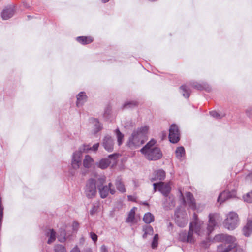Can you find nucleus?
<instances>
[{
	"mask_svg": "<svg viewBox=\"0 0 252 252\" xmlns=\"http://www.w3.org/2000/svg\"><path fill=\"white\" fill-rule=\"evenodd\" d=\"M130 126H133L132 123H131V122L130 123Z\"/></svg>",
	"mask_w": 252,
	"mask_h": 252,
	"instance_id": "nucleus-56",
	"label": "nucleus"
},
{
	"mask_svg": "<svg viewBox=\"0 0 252 252\" xmlns=\"http://www.w3.org/2000/svg\"><path fill=\"white\" fill-rule=\"evenodd\" d=\"M156 143V140L152 139L140 149V152L149 160H158L162 157L160 149L158 147H154Z\"/></svg>",
	"mask_w": 252,
	"mask_h": 252,
	"instance_id": "nucleus-3",
	"label": "nucleus"
},
{
	"mask_svg": "<svg viewBox=\"0 0 252 252\" xmlns=\"http://www.w3.org/2000/svg\"><path fill=\"white\" fill-rule=\"evenodd\" d=\"M247 116L250 118H252V107H249L246 110Z\"/></svg>",
	"mask_w": 252,
	"mask_h": 252,
	"instance_id": "nucleus-44",
	"label": "nucleus"
},
{
	"mask_svg": "<svg viewBox=\"0 0 252 252\" xmlns=\"http://www.w3.org/2000/svg\"><path fill=\"white\" fill-rule=\"evenodd\" d=\"M99 208L98 203H96L92 205V207L90 211V214L93 215L97 212Z\"/></svg>",
	"mask_w": 252,
	"mask_h": 252,
	"instance_id": "nucleus-38",
	"label": "nucleus"
},
{
	"mask_svg": "<svg viewBox=\"0 0 252 252\" xmlns=\"http://www.w3.org/2000/svg\"><path fill=\"white\" fill-rule=\"evenodd\" d=\"M149 127L145 126L133 131L126 143V146L131 150H134L142 145L148 139Z\"/></svg>",
	"mask_w": 252,
	"mask_h": 252,
	"instance_id": "nucleus-2",
	"label": "nucleus"
},
{
	"mask_svg": "<svg viewBox=\"0 0 252 252\" xmlns=\"http://www.w3.org/2000/svg\"><path fill=\"white\" fill-rule=\"evenodd\" d=\"M85 252H92L91 249H87L85 250Z\"/></svg>",
	"mask_w": 252,
	"mask_h": 252,
	"instance_id": "nucleus-51",
	"label": "nucleus"
},
{
	"mask_svg": "<svg viewBox=\"0 0 252 252\" xmlns=\"http://www.w3.org/2000/svg\"><path fill=\"white\" fill-rule=\"evenodd\" d=\"M225 228L229 230H233L238 224V216L234 212H230L226 216L223 222Z\"/></svg>",
	"mask_w": 252,
	"mask_h": 252,
	"instance_id": "nucleus-5",
	"label": "nucleus"
},
{
	"mask_svg": "<svg viewBox=\"0 0 252 252\" xmlns=\"http://www.w3.org/2000/svg\"><path fill=\"white\" fill-rule=\"evenodd\" d=\"M165 197V200L163 202V206L164 209H171L175 205L174 198L173 196L168 195Z\"/></svg>",
	"mask_w": 252,
	"mask_h": 252,
	"instance_id": "nucleus-13",
	"label": "nucleus"
},
{
	"mask_svg": "<svg viewBox=\"0 0 252 252\" xmlns=\"http://www.w3.org/2000/svg\"><path fill=\"white\" fill-rule=\"evenodd\" d=\"M115 185L117 189L120 192L124 193L126 192V189L125 186L122 182L121 180L118 178L116 180Z\"/></svg>",
	"mask_w": 252,
	"mask_h": 252,
	"instance_id": "nucleus-29",
	"label": "nucleus"
},
{
	"mask_svg": "<svg viewBox=\"0 0 252 252\" xmlns=\"http://www.w3.org/2000/svg\"><path fill=\"white\" fill-rule=\"evenodd\" d=\"M3 208H1V209H0V226H1V221L3 216V212H2Z\"/></svg>",
	"mask_w": 252,
	"mask_h": 252,
	"instance_id": "nucleus-49",
	"label": "nucleus"
},
{
	"mask_svg": "<svg viewBox=\"0 0 252 252\" xmlns=\"http://www.w3.org/2000/svg\"><path fill=\"white\" fill-rule=\"evenodd\" d=\"M0 207H1V200L0 199Z\"/></svg>",
	"mask_w": 252,
	"mask_h": 252,
	"instance_id": "nucleus-54",
	"label": "nucleus"
},
{
	"mask_svg": "<svg viewBox=\"0 0 252 252\" xmlns=\"http://www.w3.org/2000/svg\"><path fill=\"white\" fill-rule=\"evenodd\" d=\"M46 236L48 237L47 243L50 244L54 242L56 240V232L52 229H48L45 233Z\"/></svg>",
	"mask_w": 252,
	"mask_h": 252,
	"instance_id": "nucleus-20",
	"label": "nucleus"
},
{
	"mask_svg": "<svg viewBox=\"0 0 252 252\" xmlns=\"http://www.w3.org/2000/svg\"><path fill=\"white\" fill-rule=\"evenodd\" d=\"M144 205H148V203L147 202H145L143 203Z\"/></svg>",
	"mask_w": 252,
	"mask_h": 252,
	"instance_id": "nucleus-55",
	"label": "nucleus"
},
{
	"mask_svg": "<svg viewBox=\"0 0 252 252\" xmlns=\"http://www.w3.org/2000/svg\"><path fill=\"white\" fill-rule=\"evenodd\" d=\"M69 236H66V234H65V235H64V237H63V239L64 240L67 238L68 237H69Z\"/></svg>",
	"mask_w": 252,
	"mask_h": 252,
	"instance_id": "nucleus-52",
	"label": "nucleus"
},
{
	"mask_svg": "<svg viewBox=\"0 0 252 252\" xmlns=\"http://www.w3.org/2000/svg\"><path fill=\"white\" fill-rule=\"evenodd\" d=\"M82 153L83 152L80 151V148L78 151L74 153L72 161V166L73 168H78L81 165Z\"/></svg>",
	"mask_w": 252,
	"mask_h": 252,
	"instance_id": "nucleus-11",
	"label": "nucleus"
},
{
	"mask_svg": "<svg viewBox=\"0 0 252 252\" xmlns=\"http://www.w3.org/2000/svg\"><path fill=\"white\" fill-rule=\"evenodd\" d=\"M55 252H63V246L61 245H57L55 246Z\"/></svg>",
	"mask_w": 252,
	"mask_h": 252,
	"instance_id": "nucleus-41",
	"label": "nucleus"
},
{
	"mask_svg": "<svg viewBox=\"0 0 252 252\" xmlns=\"http://www.w3.org/2000/svg\"><path fill=\"white\" fill-rule=\"evenodd\" d=\"M87 96H86L85 92H81L79 93L77 95L76 105L77 107L82 106L84 103L87 101Z\"/></svg>",
	"mask_w": 252,
	"mask_h": 252,
	"instance_id": "nucleus-18",
	"label": "nucleus"
},
{
	"mask_svg": "<svg viewBox=\"0 0 252 252\" xmlns=\"http://www.w3.org/2000/svg\"><path fill=\"white\" fill-rule=\"evenodd\" d=\"M235 252H244L243 250L240 247H236Z\"/></svg>",
	"mask_w": 252,
	"mask_h": 252,
	"instance_id": "nucleus-50",
	"label": "nucleus"
},
{
	"mask_svg": "<svg viewBox=\"0 0 252 252\" xmlns=\"http://www.w3.org/2000/svg\"><path fill=\"white\" fill-rule=\"evenodd\" d=\"M179 212H180L179 209H178L175 211V215L176 216V218H175V221L177 224L179 226L181 227H184L187 224L188 220L186 217H183L182 218H180L178 214Z\"/></svg>",
	"mask_w": 252,
	"mask_h": 252,
	"instance_id": "nucleus-15",
	"label": "nucleus"
},
{
	"mask_svg": "<svg viewBox=\"0 0 252 252\" xmlns=\"http://www.w3.org/2000/svg\"><path fill=\"white\" fill-rule=\"evenodd\" d=\"M79 223L77 222L74 221L72 225V229L73 231H76L79 228Z\"/></svg>",
	"mask_w": 252,
	"mask_h": 252,
	"instance_id": "nucleus-43",
	"label": "nucleus"
},
{
	"mask_svg": "<svg viewBox=\"0 0 252 252\" xmlns=\"http://www.w3.org/2000/svg\"><path fill=\"white\" fill-rule=\"evenodd\" d=\"M136 208L133 207L130 211L128 217L126 219V221L131 222H133L135 218V212Z\"/></svg>",
	"mask_w": 252,
	"mask_h": 252,
	"instance_id": "nucleus-34",
	"label": "nucleus"
},
{
	"mask_svg": "<svg viewBox=\"0 0 252 252\" xmlns=\"http://www.w3.org/2000/svg\"><path fill=\"white\" fill-rule=\"evenodd\" d=\"M91 123L94 125V132L96 133L99 131L102 128V126L97 119L92 118L91 119Z\"/></svg>",
	"mask_w": 252,
	"mask_h": 252,
	"instance_id": "nucleus-25",
	"label": "nucleus"
},
{
	"mask_svg": "<svg viewBox=\"0 0 252 252\" xmlns=\"http://www.w3.org/2000/svg\"><path fill=\"white\" fill-rule=\"evenodd\" d=\"M143 220L146 223L149 224L154 221V216L151 213H147L144 215Z\"/></svg>",
	"mask_w": 252,
	"mask_h": 252,
	"instance_id": "nucleus-32",
	"label": "nucleus"
},
{
	"mask_svg": "<svg viewBox=\"0 0 252 252\" xmlns=\"http://www.w3.org/2000/svg\"><path fill=\"white\" fill-rule=\"evenodd\" d=\"M169 139L172 143H176L180 140V133L178 126L173 124L169 129Z\"/></svg>",
	"mask_w": 252,
	"mask_h": 252,
	"instance_id": "nucleus-8",
	"label": "nucleus"
},
{
	"mask_svg": "<svg viewBox=\"0 0 252 252\" xmlns=\"http://www.w3.org/2000/svg\"><path fill=\"white\" fill-rule=\"evenodd\" d=\"M94 162V159L89 155H86L83 160V165L85 168H90Z\"/></svg>",
	"mask_w": 252,
	"mask_h": 252,
	"instance_id": "nucleus-26",
	"label": "nucleus"
},
{
	"mask_svg": "<svg viewBox=\"0 0 252 252\" xmlns=\"http://www.w3.org/2000/svg\"><path fill=\"white\" fill-rule=\"evenodd\" d=\"M210 114L211 116L216 119H221L224 116V115L221 116L220 114H219L218 112H217L215 111H212L210 112Z\"/></svg>",
	"mask_w": 252,
	"mask_h": 252,
	"instance_id": "nucleus-40",
	"label": "nucleus"
},
{
	"mask_svg": "<svg viewBox=\"0 0 252 252\" xmlns=\"http://www.w3.org/2000/svg\"><path fill=\"white\" fill-rule=\"evenodd\" d=\"M109 0H102V2L103 3H106Z\"/></svg>",
	"mask_w": 252,
	"mask_h": 252,
	"instance_id": "nucleus-53",
	"label": "nucleus"
},
{
	"mask_svg": "<svg viewBox=\"0 0 252 252\" xmlns=\"http://www.w3.org/2000/svg\"><path fill=\"white\" fill-rule=\"evenodd\" d=\"M77 41L83 44H88L93 42V38L91 36H79L77 37Z\"/></svg>",
	"mask_w": 252,
	"mask_h": 252,
	"instance_id": "nucleus-24",
	"label": "nucleus"
},
{
	"mask_svg": "<svg viewBox=\"0 0 252 252\" xmlns=\"http://www.w3.org/2000/svg\"><path fill=\"white\" fill-rule=\"evenodd\" d=\"M153 185L154 187V192L157 191L158 188V190L164 196H168L171 191V187L168 183L160 182L158 183H155Z\"/></svg>",
	"mask_w": 252,
	"mask_h": 252,
	"instance_id": "nucleus-7",
	"label": "nucleus"
},
{
	"mask_svg": "<svg viewBox=\"0 0 252 252\" xmlns=\"http://www.w3.org/2000/svg\"><path fill=\"white\" fill-rule=\"evenodd\" d=\"M179 240L183 242H188L187 234L185 231L182 232L179 234Z\"/></svg>",
	"mask_w": 252,
	"mask_h": 252,
	"instance_id": "nucleus-36",
	"label": "nucleus"
},
{
	"mask_svg": "<svg viewBox=\"0 0 252 252\" xmlns=\"http://www.w3.org/2000/svg\"><path fill=\"white\" fill-rule=\"evenodd\" d=\"M243 233L246 236H249L252 232V220H248L246 225L244 227Z\"/></svg>",
	"mask_w": 252,
	"mask_h": 252,
	"instance_id": "nucleus-22",
	"label": "nucleus"
},
{
	"mask_svg": "<svg viewBox=\"0 0 252 252\" xmlns=\"http://www.w3.org/2000/svg\"><path fill=\"white\" fill-rule=\"evenodd\" d=\"M114 141L111 136L107 135L103 139L102 145L104 148L108 152H112L113 150Z\"/></svg>",
	"mask_w": 252,
	"mask_h": 252,
	"instance_id": "nucleus-10",
	"label": "nucleus"
},
{
	"mask_svg": "<svg viewBox=\"0 0 252 252\" xmlns=\"http://www.w3.org/2000/svg\"><path fill=\"white\" fill-rule=\"evenodd\" d=\"M70 252H80V250L77 246L74 247L70 251Z\"/></svg>",
	"mask_w": 252,
	"mask_h": 252,
	"instance_id": "nucleus-46",
	"label": "nucleus"
},
{
	"mask_svg": "<svg viewBox=\"0 0 252 252\" xmlns=\"http://www.w3.org/2000/svg\"><path fill=\"white\" fill-rule=\"evenodd\" d=\"M180 193L184 204H187L189 208L192 210H195L196 209V204L192 194L189 192H188L186 193V198H185L183 194L181 192H180Z\"/></svg>",
	"mask_w": 252,
	"mask_h": 252,
	"instance_id": "nucleus-9",
	"label": "nucleus"
},
{
	"mask_svg": "<svg viewBox=\"0 0 252 252\" xmlns=\"http://www.w3.org/2000/svg\"><path fill=\"white\" fill-rule=\"evenodd\" d=\"M115 134L117 139L118 144L119 146H121L123 142L124 135L120 132L118 128L116 129Z\"/></svg>",
	"mask_w": 252,
	"mask_h": 252,
	"instance_id": "nucleus-31",
	"label": "nucleus"
},
{
	"mask_svg": "<svg viewBox=\"0 0 252 252\" xmlns=\"http://www.w3.org/2000/svg\"><path fill=\"white\" fill-rule=\"evenodd\" d=\"M97 178L96 179H90L87 182L85 188V194L88 198L94 197L97 192L96 190Z\"/></svg>",
	"mask_w": 252,
	"mask_h": 252,
	"instance_id": "nucleus-6",
	"label": "nucleus"
},
{
	"mask_svg": "<svg viewBox=\"0 0 252 252\" xmlns=\"http://www.w3.org/2000/svg\"><path fill=\"white\" fill-rule=\"evenodd\" d=\"M176 156L179 160H182V158L185 155V151L183 147H178L175 151Z\"/></svg>",
	"mask_w": 252,
	"mask_h": 252,
	"instance_id": "nucleus-28",
	"label": "nucleus"
},
{
	"mask_svg": "<svg viewBox=\"0 0 252 252\" xmlns=\"http://www.w3.org/2000/svg\"><path fill=\"white\" fill-rule=\"evenodd\" d=\"M233 194L234 193L230 192L229 191H223L219 195L218 198V202L221 204L225 200L233 197L234 196Z\"/></svg>",
	"mask_w": 252,
	"mask_h": 252,
	"instance_id": "nucleus-17",
	"label": "nucleus"
},
{
	"mask_svg": "<svg viewBox=\"0 0 252 252\" xmlns=\"http://www.w3.org/2000/svg\"><path fill=\"white\" fill-rule=\"evenodd\" d=\"M106 177L104 176L97 178V186L99 190L100 197L102 198H106L109 193L113 195L115 193L116 191L114 188H112V184L109 183L108 186H102L105 183Z\"/></svg>",
	"mask_w": 252,
	"mask_h": 252,
	"instance_id": "nucleus-4",
	"label": "nucleus"
},
{
	"mask_svg": "<svg viewBox=\"0 0 252 252\" xmlns=\"http://www.w3.org/2000/svg\"><path fill=\"white\" fill-rule=\"evenodd\" d=\"M100 252H108V250L106 246L102 245L101 247Z\"/></svg>",
	"mask_w": 252,
	"mask_h": 252,
	"instance_id": "nucleus-45",
	"label": "nucleus"
},
{
	"mask_svg": "<svg viewBox=\"0 0 252 252\" xmlns=\"http://www.w3.org/2000/svg\"><path fill=\"white\" fill-rule=\"evenodd\" d=\"M180 90L182 91L183 95L186 97V98H189L190 94V90L189 88L186 85H182L180 87Z\"/></svg>",
	"mask_w": 252,
	"mask_h": 252,
	"instance_id": "nucleus-30",
	"label": "nucleus"
},
{
	"mask_svg": "<svg viewBox=\"0 0 252 252\" xmlns=\"http://www.w3.org/2000/svg\"><path fill=\"white\" fill-rule=\"evenodd\" d=\"M128 199L129 200L132 201H136V197L132 195H129L128 196Z\"/></svg>",
	"mask_w": 252,
	"mask_h": 252,
	"instance_id": "nucleus-48",
	"label": "nucleus"
},
{
	"mask_svg": "<svg viewBox=\"0 0 252 252\" xmlns=\"http://www.w3.org/2000/svg\"><path fill=\"white\" fill-rule=\"evenodd\" d=\"M244 201L248 203H252V190L243 196Z\"/></svg>",
	"mask_w": 252,
	"mask_h": 252,
	"instance_id": "nucleus-35",
	"label": "nucleus"
},
{
	"mask_svg": "<svg viewBox=\"0 0 252 252\" xmlns=\"http://www.w3.org/2000/svg\"><path fill=\"white\" fill-rule=\"evenodd\" d=\"M110 161L108 159L104 158L100 160L96 164L100 168L105 169L109 165Z\"/></svg>",
	"mask_w": 252,
	"mask_h": 252,
	"instance_id": "nucleus-27",
	"label": "nucleus"
},
{
	"mask_svg": "<svg viewBox=\"0 0 252 252\" xmlns=\"http://www.w3.org/2000/svg\"><path fill=\"white\" fill-rule=\"evenodd\" d=\"M158 235L156 234L155 235L153 240L152 243V247L153 249H155L157 247L158 245Z\"/></svg>",
	"mask_w": 252,
	"mask_h": 252,
	"instance_id": "nucleus-37",
	"label": "nucleus"
},
{
	"mask_svg": "<svg viewBox=\"0 0 252 252\" xmlns=\"http://www.w3.org/2000/svg\"><path fill=\"white\" fill-rule=\"evenodd\" d=\"M14 9L13 7H9L4 9L1 12V17L3 20H7L13 16Z\"/></svg>",
	"mask_w": 252,
	"mask_h": 252,
	"instance_id": "nucleus-16",
	"label": "nucleus"
},
{
	"mask_svg": "<svg viewBox=\"0 0 252 252\" xmlns=\"http://www.w3.org/2000/svg\"><path fill=\"white\" fill-rule=\"evenodd\" d=\"M217 214H210L207 227L205 228L203 221L198 219L195 213L193 214V220L190 223L189 232L187 234L189 243H193V232L198 236H207L214 230L217 225Z\"/></svg>",
	"mask_w": 252,
	"mask_h": 252,
	"instance_id": "nucleus-1",
	"label": "nucleus"
},
{
	"mask_svg": "<svg viewBox=\"0 0 252 252\" xmlns=\"http://www.w3.org/2000/svg\"><path fill=\"white\" fill-rule=\"evenodd\" d=\"M217 237H219L222 240L224 241L227 245H234V248L237 247L236 239L235 237L226 234H220Z\"/></svg>",
	"mask_w": 252,
	"mask_h": 252,
	"instance_id": "nucleus-12",
	"label": "nucleus"
},
{
	"mask_svg": "<svg viewBox=\"0 0 252 252\" xmlns=\"http://www.w3.org/2000/svg\"><path fill=\"white\" fill-rule=\"evenodd\" d=\"M119 156V155L117 154H111V155H110L108 157L109 158H114V159H116L117 158H118Z\"/></svg>",
	"mask_w": 252,
	"mask_h": 252,
	"instance_id": "nucleus-47",
	"label": "nucleus"
},
{
	"mask_svg": "<svg viewBox=\"0 0 252 252\" xmlns=\"http://www.w3.org/2000/svg\"><path fill=\"white\" fill-rule=\"evenodd\" d=\"M90 237L91 238V239H92V240L94 242H95L97 241V235L94 233V232H90Z\"/></svg>",
	"mask_w": 252,
	"mask_h": 252,
	"instance_id": "nucleus-42",
	"label": "nucleus"
},
{
	"mask_svg": "<svg viewBox=\"0 0 252 252\" xmlns=\"http://www.w3.org/2000/svg\"><path fill=\"white\" fill-rule=\"evenodd\" d=\"M143 230L144 232V233L143 235V238H146L148 234L151 235L153 233V229L152 227L150 225H146L143 227Z\"/></svg>",
	"mask_w": 252,
	"mask_h": 252,
	"instance_id": "nucleus-33",
	"label": "nucleus"
},
{
	"mask_svg": "<svg viewBox=\"0 0 252 252\" xmlns=\"http://www.w3.org/2000/svg\"><path fill=\"white\" fill-rule=\"evenodd\" d=\"M191 85L192 87L198 90H205L207 92L211 90V88L206 83L200 84L197 82H193Z\"/></svg>",
	"mask_w": 252,
	"mask_h": 252,
	"instance_id": "nucleus-21",
	"label": "nucleus"
},
{
	"mask_svg": "<svg viewBox=\"0 0 252 252\" xmlns=\"http://www.w3.org/2000/svg\"><path fill=\"white\" fill-rule=\"evenodd\" d=\"M165 177V172L163 170H158L153 173V177L150 178L151 182L157 180H163Z\"/></svg>",
	"mask_w": 252,
	"mask_h": 252,
	"instance_id": "nucleus-14",
	"label": "nucleus"
},
{
	"mask_svg": "<svg viewBox=\"0 0 252 252\" xmlns=\"http://www.w3.org/2000/svg\"><path fill=\"white\" fill-rule=\"evenodd\" d=\"M234 248V245H227L221 244L218 246L217 248L218 252H229Z\"/></svg>",
	"mask_w": 252,
	"mask_h": 252,
	"instance_id": "nucleus-23",
	"label": "nucleus"
},
{
	"mask_svg": "<svg viewBox=\"0 0 252 252\" xmlns=\"http://www.w3.org/2000/svg\"><path fill=\"white\" fill-rule=\"evenodd\" d=\"M137 102L136 101L127 102L124 104V108H130L133 106H136Z\"/></svg>",
	"mask_w": 252,
	"mask_h": 252,
	"instance_id": "nucleus-39",
	"label": "nucleus"
},
{
	"mask_svg": "<svg viewBox=\"0 0 252 252\" xmlns=\"http://www.w3.org/2000/svg\"><path fill=\"white\" fill-rule=\"evenodd\" d=\"M99 146V144L98 143L94 144L92 147H90L89 145L84 144L82 145L79 148L80 149V151L83 153L88 152L89 150L96 152L98 150Z\"/></svg>",
	"mask_w": 252,
	"mask_h": 252,
	"instance_id": "nucleus-19",
	"label": "nucleus"
}]
</instances>
